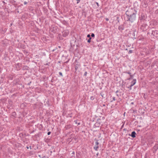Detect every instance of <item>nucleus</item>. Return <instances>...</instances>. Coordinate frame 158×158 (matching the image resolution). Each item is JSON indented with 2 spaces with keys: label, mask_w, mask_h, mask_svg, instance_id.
Here are the masks:
<instances>
[{
  "label": "nucleus",
  "mask_w": 158,
  "mask_h": 158,
  "mask_svg": "<svg viewBox=\"0 0 158 158\" xmlns=\"http://www.w3.org/2000/svg\"><path fill=\"white\" fill-rule=\"evenodd\" d=\"M136 14V12L134 9H131L127 10L126 12L127 21L131 23L133 22L135 20Z\"/></svg>",
  "instance_id": "nucleus-1"
},
{
  "label": "nucleus",
  "mask_w": 158,
  "mask_h": 158,
  "mask_svg": "<svg viewBox=\"0 0 158 158\" xmlns=\"http://www.w3.org/2000/svg\"><path fill=\"white\" fill-rule=\"evenodd\" d=\"M152 34L155 36L157 37L158 36V32L157 31H152Z\"/></svg>",
  "instance_id": "nucleus-2"
},
{
  "label": "nucleus",
  "mask_w": 158,
  "mask_h": 158,
  "mask_svg": "<svg viewBox=\"0 0 158 158\" xmlns=\"http://www.w3.org/2000/svg\"><path fill=\"white\" fill-rule=\"evenodd\" d=\"M69 34L68 31H63L62 33V35L63 37H65Z\"/></svg>",
  "instance_id": "nucleus-3"
},
{
  "label": "nucleus",
  "mask_w": 158,
  "mask_h": 158,
  "mask_svg": "<svg viewBox=\"0 0 158 158\" xmlns=\"http://www.w3.org/2000/svg\"><path fill=\"white\" fill-rule=\"evenodd\" d=\"M118 29L120 31H122L124 29V27L123 25H121L118 27Z\"/></svg>",
  "instance_id": "nucleus-4"
},
{
  "label": "nucleus",
  "mask_w": 158,
  "mask_h": 158,
  "mask_svg": "<svg viewBox=\"0 0 158 158\" xmlns=\"http://www.w3.org/2000/svg\"><path fill=\"white\" fill-rule=\"evenodd\" d=\"M136 82V79H134L131 82V86H132L134 85L135 84Z\"/></svg>",
  "instance_id": "nucleus-5"
},
{
  "label": "nucleus",
  "mask_w": 158,
  "mask_h": 158,
  "mask_svg": "<svg viewBox=\"0 0 158 158\" xmlns=\"http://www.w3.org/2000/svg\"><path fill=\"white\" fill-rule=\"evenodd\" d=\"M136 134V133L135 131H133L131 132V136L133 138H135V135Z\"/></svg>",
  "instance_id": "nucleus-6"
},
{
  "label": "nucleus",
  "mask_w": 158,
  "mask_h": 158,
  "mask_svg": "<svg viewBox=\"0 0 158 158\" xmlns=\"http://www.w3.org/2000/svg\"><path fill=\"white\" fill-rule=\"evenodd\" d=\"M99 147L98 146H95V147L94 148V150L96 151L98 150V148Z\"/></svg>",
  "instance_id": "nucleus-7"
},
{
  "label": "nucleus",
  "mask_w": 158,
  "mask_h": 158,
  "mask_svg": "<svg viewBox=\"0 0 158 158\" xmlns=\"http://www.w3.org/2000/svg\"><path fill=\"white\" fill-rule=\"evenodd\" d=\"M130 78L128 79H127L128 80H130V79H131L133 78V75H130Z\"/></svg>",
  "instance_id": "nucleus-8"
},
{
  "label": "nucleus",
  "mask_w": 158,
  "mask_h": 158,
  "mask_svg": "<svg viewBox=\"0 0 158 158\" xmlns=\"http://www.w3.org/2000/svg\"><path fill=\"white\" fill-rule=\"evenodd\" d=\"M91 37H90L89 39L87 40V42L88 43H90L91 42Z\"/></svg>",
  "instance_id": "nucleus-9"
},
{
  "label": "nucleus",
  "mask_w": 158,
  "mask_h": 158,
  "mask_svg": "<svg viewBox=\"0 0 158 158\" xmlns=\"http://www.w3.org/2000/svg\"><path fill=\"white\" fill-rule=\"evenodd\" d=\"M132 52V50H129L128 52V53L129 54L131 53Z\"/></svg>",
  "instance_id": "nucleus-10"
},
{
  "label": "nucleus",
  "mask_w": 158,
  "mask_h": 158,
  "mask_svg": "<svg viewBox=\"0 0 158 158\" xmlns=\"http://www.w3.org/2000/svg\"><path fill=\"white\" fill-rule=\"evenodd\" d=\"M91 36L92 37H94L95 36V35L94 33H92V34L91 35Z\"/></svg>",
  "instance_id": "nucleus-11"
},
{
  "label": "nucleus",
  "mask_w": 158,
  "mask_h": 158,
  "mask_svg": "<svg viewBox=\"0 0 158 158\" xmlns=\"http://www.w3.org/2000/svg\"><path fill=\"white\" fill-rule=\"evenodd\" d=\"M96 145L98 146V144H99V143L98 141H96L95 143Z\"/></svg>",
  "instance_id": "nucleus-12"
},
{
  "label": "nucleus",
  "mask_w": 158,
  "mask_h": 158,
  "mask_svg": "<svg viewBox=\"0 0 158 158\" xmlns=\"http://www.w3.org/2000/svg\"><path fill=\"white\" fill-rule=\"evenodd\" d=\"M59 74L61 76H63V75H62V74L61 72H59Z\"/></svg>",
  "instance_id": "nucleus-13"
},
{
  "label": "nucleus",
  "mask_w": 158,
  "mask_h": 158,
  "mask_svg": "<svg viewBox=\"0 0 158 158\" xmlns=\"http://www.w3.org/2000/svg\"><path fill=\"white\" fill-rule=\"evenodd\" d=\"M87 72H85L84 73V75L85 76H86L87 74Z\"/></svg>",
  "instance_id": "nucleus-14"
},
{
  "label": "nucleus",
  "mask_w": 158,
  "mask_h": 158,
  "mask_svg": "<svg viewBox=\"0 0 158 158\" xmlns=\"http://www.w3.org/2000/svg\"><path fill=\"white\" fill-rule=\"evenodd\" d=\"M87 37H88V38H90V35L89 34H88L87 35Z\"/></svg>",
  "instance_id": "nucleus-15"
},
{
  "label": "nucleus",
  "mask_w": 158,
  "mask_h": 158,
  "mask_svg": "<svg viewBox=\"0 0 158 158\" xmlns=\"http://www.w3.org/2000/svg\"><path fill=\"white\" fill-rule=\"evenodd\" d=\"M94 97L93 96L91 97L90 98V99L92 100H93L94 99Z\"/></svg>",
  "instance_id": "nucleus-16"
},
{
  "label": "nucleus",
  "mask_w": 158,
  "mask_h": 158,
  "mask_svg": "<svg viewBox=\"0 0 158 158\" xmlns=\"http://www.w3.org/2000/svg\"><path fill=\"white\" fill-rule=\"evenodd\" d=\"M113 101H115L116 100L115 99V97H113Z\"/></svg>",
  "instance_id": "nucleus-17"
},
{
  "label": "nucleus",
  "mask_w": 158,
  "mask_h": 158,
  "mask_svg": "<svg viewBox=\"0 0 158 158\" xmlns=\"http://www.w3.org/2000/svg\"><path fill=\"white\" fill-rule=\"evenodd\" d=\"M132 86H131V85H130V87H128V88H129L131 90V87Z\"/></svg>",
  "instance_id": "nucleus-18"
},
{
  "label": "nucleus",
  "mask_w": 158,
  "mask_h": 158,
  "mask_svg": "<svg viewBox=\"0 0 158 158\" xmlns=\"http://www.w3.org/2000/svg\"><path fill=\"white\" fill-rule=\"evenodd\" d=\"M27 3V2L26 1H25L24 2V5H26Z\"/></svg>",
  "instance_id": "nucleus-19"
},
{
  "label": "nucleus",
  "mask_w": 158,
  "mask_h": 158,
  "mask_svg": "<svg viewBox=\"0 0 158 158\" xmlns=\"http://www.w3.org/2000/svg\"><path fill=\"white\" fill-rule=\"evenodd\" d=\"M50 134H51V132H50V131H49V132H48V133H47L48 135H50Z\"/></svg>",
  "instance_id": "nucleus-20"
},
{
  "label": "nucleus",
  "mask_w": 158,
  "mask_h": 158,
  "mask_svg": "<svg viewBox=\"0 0 158 158\" xmlns=\"http://www.w3.org/2000/svg\"><path fill=\"white\" fill-rule=\"evenodd\" d=\"M106 21H108L109 20V19L107 18L106 19Z\"/></svg>",
  "instance_id": "nucleus-21"
},
{
  "label": "nucleus",
  "mask_w": 158,
  "mask_h": 158,
  "mask_svg": "<svg viewBox=\"0 0 158 158\" xmlns=\"http://www.w3.org/2000/svg\"><path fill=\"white\" fill-rule=\"evenodd\" d=\"M69 60H68V61L65 62H64V63H67L69 62Z\"/></svg>",
  "instance_id": "nucleus-22"
},
{
  "label": "nucleus",
  "mask_w": 158,
  "mask_h": 158,
  "mask_svg": "<svg viewBox=\"0 0 158 158\" xmlns=\"http://www.w3.org/2000/svg\"><path fill=\"white\" fill-rule=\"evenodd\" d=\"M127 73L128 74H129L130 75H131V73H130V72H127Z\"/></svg>",
  "instance_id": "nucleus-23"
},
{
  "label": "nucleus",
  "mask_w": 158,
  "mask_h": 158,
  "mask_svg": "<svg viewBox=\"0 0 158 158\" xmlns=\"http://www.w3.org/2000/svg\"><path fill=\"white\" fill-rule=\"evenodd\" d=\"M19 63H18L17 64H16V65H18V66H19Z\"/></svg>",
  "instance_id": "nucleus-24"
},
{
  "label": "nucleus",
  "mask_w": 158,
  "mask_h": 158,
  "mask_svg": "<svg viewBox=\"0 0 158 158\" xmlns=\"http://www.w3.org/2000/svg\"><path fill=\"white\" fill-rule=\"evenodd\" d=\"M116 95H117L118 97H119V95H118V94H116Z\"/></svg>",
  "instance_id": "nucleus-25"
},
{
  "label": "nucleus",
  "mask_w": 158,
  "mask_h": 158,
  "mask_svg": "<svg viewBox=\"0 0 158 158\" xmlns=\"http://www.w3.org/2000/svg\"><path fill=\"white\" fill-rule=\"evenodd\" d=\"M27 149H28L29 148V147H26Z\"/></svg>",
  "instance_id": "nucleus-26"
},
{
  "label": "nucleus",
  "mask_w": 158,
  "mask_h": 158,
  "mask_svg": "<svg viewBox=\"0 0 158 158\" xmlns=\"http://www.w3.org/2000/svg\"><path fill=\"white\" fill-rule=\"evenodd\" d=\"M118 92V90H117L116 92V93H117Z\"/></svg>",
  "instance_id": "nucleus-27"
},
{
  "label": "nucleus",
  "mask_w": 158,
  "mask_h": 158,
  "mask_svg": "<svg viewBox=\"0 0 158 158\" xmlns=\"http://www.w3.org/2000/svg\"><path fill=\"white\" fill-rule=\"evenodd\" d=\"M59 62V63H60V61H59V62Z\"/></svg>",
  "instance_id": "nucleus-28"
},
{
  "label": "nucleus",
  "mask_w": 158,
  "mask_h": 158,
  "mask_svg": "<svg viewBox=\"0 0 158 158\" xmlns=\"http://www.w3.org/2000/svg\"><path fill=\"white\" fill-rule=\"evenodd\" d=\"M30 149H31V146H30Z\"/></svg>",
  "instance_id": "nucleus-29"
},
{
  "label": "nucleus",
  "mask_w": 158,
  "mask_h": 158,
  "mask_svg": "<svg viewBox=\"0 0 158 158\" xmlns=\"http://www.w3.org/2000/svg\"><path fill=\"white\" fill-rule=\"evenodd\" d=\"M97 3V5H98V3Z\"/></svg>",
  "instance_id": "nucleus-30"
},
{
  "label": "nucleus",
  "mask_w": 158,
  "mask_h": 158,
  "mask_svg": "<svg viewBox=\"0 0 158 158\" xmlns=\"http://www.w3.org/2000/svg\"><path fill=\"white\" fill-rule=\"evenodd\" d=\"M80 124V123H78V125H79Z\"/></svg>",
  "instance_id": "nucleus-31"
},
{
  "label": "nucleus",
  "mask_w": 158,
  "mask_h": 158,
  "mask_svg": "<svg viewBox=\"0 0 158 158\" xmlns=\"http://www.w3.org/2000/svg\"><path fill=\"white\" fill-rule=\"evenodd\" d=\"M103 106H105V105H103Z\"/></svg>",
  "instance_id": "nucleus-32"
}]
</instances>
